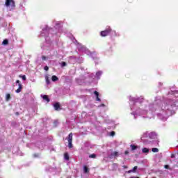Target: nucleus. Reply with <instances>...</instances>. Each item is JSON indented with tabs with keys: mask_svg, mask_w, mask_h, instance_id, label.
<instances>
[{
	"mask_svg": "<svg viewBox=\"0 0 178 178\" xmlns=\"http://www.w3.org/2000/svg\"><path fill=\"white\" fill-rule=\"evenodd\" d=\"M129 105L131 115L134 119L138 116L143 119H152L154 115H156L158 119L166 122L169 116L175 115L178 108V90L173 88L164 90L163 99L161 97H155L154 103L148 104L145 102L144 96L132 97L129 96Z\"/></svg>",
	"mask_w": 178,
	"mask_h": 178,
	"instance_id": "1",
	"label": "nucleus"
},
{
	"mask_svg": "<svg viewBox=\"0 0 178 178\" xmlns=\"http://www.w3.org/2000/svg\"><path fill=\"white\" fill-rule=\"evenodd\" d=\"M53 26H54L55 30L52 28H49L47 25L44 26L42 29V32L40 33V37H44L46 42L47 44H51L49 41V38L51 37H60V34H62L63 29V23L59 21H53Z\"/></svg>",
	"mask_w": 178,
	"mask_h": 178,
	"instance_id": "2",
	"label": "nucleus"
},
{
	"mask_svg": "<svg viewBox=\"0 0 178 178\" xmlns=\"http://www.w3.org/2000/svg\"><path fill=\"white\" fill-rule=\"evenodd\" d=\"M156 138V134L155 132L146 131L143 134L141 141L145 145L155 144V143H156V141L154 140Z\"/></svg>",
	"mask_w": 178,
	"mask_h": 178,
	"instance_id": "3",
	"label": "nucleus"
},
{
	"mask_svg": "<svg viewBox=\"0 0 178 178\" xmlns=\"http://www.w3.org/2000/svg\"><path fill=\"white\" fill-rule=\"evenodd\" d=\"M77 49L79 52H83V54H86V55H90L95 61V65H98V63H99V58H98L97 54L90 52V50H88V49L85 46H83V44L78 43Z\"/></svg>",
	"mask_w": 178,
	"mask_h": 178,
	"instance_id": "4",
	"label": "nucleus"
},
{
	"mask_svg": "<svg viewBox=\"0 0 178 178\" xmlns=\"http://www.w3.org/2000/svg\"><path fill=\"white\" fill-rule=\"evenodd\" d=\"M103 74H104V72L97 71L96 72L95 75L92 74L90 75L88 74L86 76H81L79 78H76V82L78 83V84H81L82 83H84V80H86V79H87V77H89L90 79H96L97 80H99V79H101V76H102Z\"/></svg>",
	"mask_w": 178,
	"mask_h": 178,
	"instance_id": "5",
	"label": "nucleus"
},
{
	"mask_svg": "<svg viewBox=\"0 0 178 178\" xmlns=\"http://www.w3.org/2000/svg\"><path fill=\"white\" fill-rule=\"evenodd\" d=\"M112 31V29H111V26H108L106 30L100 32V35L102 37H106V35H109V33Z\"/></svg>",
	"mask_w": 178,
	"mask_h": 178,
	"instance_id": "6",
	"label": "nucleus"
},
{
	"mask_svg": "<svg viewBox=\"0 0 178 178\" xmlns=\"http://www.w3.org/2000/svg\"><path fill=\"white\" fill-rule=\"evenodd\" d=\"M67 141H68V147L73 148V144L72 143H73V134L72 133H70L68 135Z\"/></svg>",
	"mask_w": 178,
	"mask_h": 178,
	"instance_id": "7",
	"label": "nucleus"
},
{
	"mask_svg": "<svg viewBox=\"0 0 178 178\" xmlns=\"http://www.w3.org/2000/svg\"><path fill=\"white\" fill-rule=\"evenodd\" d=\"M5 5L7 8L9 7V6H11V8H15V1H13V0H6Z\"/></svg>",
	"mask_w": 178,
	"mask_h": 178,
	"instance_id": "8",
	"label": "nucleus"
},
{
	"mask_svg": "<svg viewBox=\"0 0 178 178\" xmlns=\"http://www.w3.org/2000/svg\"><path fill=\"white\" fill-rule=\"evenodd\" d=\"M16 83L18 84V89L15 90V92H17V94H19V92H20L22 91V83H20V81L17 80L16 81Z\"/></svg>",
	"mask_w": 178,
	"mask_h": 178,
	"instance_id": "9",
	"label": "nucleus"
},
{
	"mask_svg": "<svg viewBox=\"0 0 178 178\" xmlns=\"http://www.w3.org/2000/svg\"><path fill=\"white\" fill-rule=\"evenodd\" d=\"M76 56H70L69 58V62L70 63H72V65H74V63H76Z\"/></svg>",
	"mask_w": 178,
	"mask_h": 178,
	"instance_id": "10",
	"label": "nucleus"
},
{
	"mask_svg": "<svg viewBox=\"0 0 178 178\" xmlns=\"http://www.w3.org/2000/svg\"><path fill=\"white\" fill-rule=\"evenodd\" d=\"M95 96L96 97V101L101 102V98H99V92L97 91L94 92Z\"/></svg>",
	"mask_w": 178,
	"mask_h": 178,
	"instance_id": "11",
	"label": "nucleus"
},
{
	"mask_svg": "<svg viewBox=\"0 0 178 178\" xmlns=\"http://www.w3.org/2000/svg\"><path fill=\"white\" fill-rule=\"evenodd\" d=\"M116 156H119V152H113L111 154H110V158H115Z\"/></svg>",
	"mask_w": 178,
	"mask_h": 178,
	"instance_id": "12",
	"label": "nucleus"
},
{
	"mask_svg": "<svg viewBox=\"0 0 178 178\" xmlns=\"http://www.w3.org/2000/svg\"><path fill=\"white\" fill-rule=\"evenodd\" d=\"M54 108L55 111H59L60 109V104L59 103H55L54 104Z\"/></svg>",
	"mask_w": 178,
	"mask_h": 178,
	"instance_id": "13",
	"label": "nucleus"
},
{
	"mask_svg": "<svg viewBox=\"0 0 178 178\" xmlns=\"http://www.w3.org/2000/svg\"><path fill=\"white\" fill-rule=\"evenodd\" d=\"M41 98H42V99L44 101L49 102V97H48V95H41Z\"/></svg>",
	"mask_w": 178,
	"mask_h": 178,
	"instance_id": "14",
	"label": "nucleus"
},
{
	"mask_svg": "<svg viewBox=\"0 0 178 178\" xmlns=\"http://www.w3.org/2000/svg\"><path fill=\"white\" fill-rule=\"evenodd\" d=\"M138 168V167L137 166L134 167L133 169L128 171V173H136V172H137Z\"/></svg>",
	"mask_w": 178,
	"mask_h": 178,
	"instance_id": "15",
	"label": "nucleus"
},
{
	"mask_svg": "<svg viewBox=\"0 0 178 178\" xmlns=\"http://www.w3.org/2000/svg\"><path fill=\"white\" fill-rule=\"evenodd\" d=\"M111 34H112V35H114L115 37H119V35H120V34H119V33H117L115 31H112L110 32Z\"/></svg>",
	"mask_w": 178,
	"mask_h": 178,
	"instance_id": "16",
	"label": "nucleus"
},
{
	"mask_svg": "<svg viewBox=\"0 0 178 178\" xmlns=\"http://www.w3.org/2000/svg\"><path fill=\"white\" fill-rule=\"evenodd\" d=\"M118 168H119V166L118 165V163H113L112 165L113 170H118Z\"/></svg>",
	"mask_w": 178,
	"mask_h": 178,
	"instance_id": "17",
	"label": "nucleus"
},
{
	"mask_svg": "<svg viewBox=\"0 0 178 178\" xmlns=\"http://www.w3.org/2000/svg\"><path fill=\"white\" fill-rule=\"evenodd\" d=\"M142 152L143 154H148V152H149V149L145 147L142 149Z\"/></svg>",
	"mask_w": 178,
	"mask_h": 178,
	"instance_id": "18",
	"label": "nucleus"
},
{
	"mask_svg": "<svg viewBox=\"0 0 178 178\" xmlns=\"http://www.w3.org/2000/svg\"><path fill=\"white\" fill-rule=\"evenodd\" d=\"M39 149H44V143H38Z\"/></svg>",
	"mask_w": 178,
	"mask_h": 178,
	"instance_id": "19",
	"label": "nucleus"
},
{
	"mask_svg": "<svg viewBox=\"0 0 178 178\" xmlns=\"http://www.w3.org/2000/svg\"><path fill=\"white\" fill-rule=\"evenodd\" d=\"M51 80H52V81H58V80H59V79L58 78V76L53 75L51 76Z\"/></svg>",
	"mask_w": 178,
	"mask_h": 178,
	"instance_id": "20",
	"label": "nucleus"
},
{
	"mask_svg": "<svg viewBox=\"0 0 178 178\" xmlns=\"http://www.w3.org/2000/svg\"><path fill=\"white\" fill-rule=\"evenodd\" d=\"M89 158H90V159H97V154H92L89 155Z\"/></svg>",
	"mask_w": 178,
	"mask_h": 178,
	"instance_id": "21",
	"label": "nucleus"
},
{
	"mask_svg": "<svg viewBox=\"0 0 178 178\" xmlns=\"http://www.w3.org/2000/svg\"><path fill=\"white\" fill-rule=\"evenodd\" d=\"M10 100V94L8 93L6 95V101L8 102V101Z\"/></svg>",
	"mask_w": 178,
	"mask_h": 178,
	"instance_id": "22",
	"label": "nucleus"
},
{
	"mask_svg": "<svg viewBox=\"0 0 178 178\" xmlns=\"http://www.w3.org/2000/svg\"><path fill=\"white\" fill-rule=\"evenodd\" d=\"M131 151H135V149H137V146L135 145H130Z\"/></svg>",
	"mask_w": 178,
	"mask_h": 178,
	"instance_id": "23",
	"label": "nucleus"
},
{
	"mask_svg": "<svg viewBox=\"0 0 178 178\" xmlns=\"http://www.w3.org/2000/svg\"><path fill=\"white\" fill-rule=\"evenodd\" d=\"M3 45H8V44H9V40H8V39H5L3 42H2Z\"/></svg>",
	"mask_w": 178,
	"mask_h": 178,
	"instance_id": "24",
	"label": "nucleus"
},
{
	"mask_svg": "<svg viewBox=\"0 0 178 178\" xmlns=\"http://www.w3.org/2000/svg\"><path fill=\"white\" fill-rule=\"evenodd\" d=\"M60 65L61 67H65V66H67V64L65 61L61 62Z\"/></svg>",
	"mask_w": 178,
	"mask_h": 178,
	"instance_id": "25",
	"label": "nucleus"
},
{
	"mask_svg": "<svg viewBox=\"0 0 178 178\" xmlns=\"http://www.w3.org/2000/svg\"><path fill=\"white\" fill-rule=\"evenodd\" d=\"M64 159H65V161H69V154L65 153Z\"/></svg>",
	"mask_w": 178,
	"mask_h": 178,
	"instance_id": "26",
	"label": "nucleus"
},
{
	"mask_svg": "<svg viewBox=\"0 0 178 178\" xmlns=\"http://www.w3.org/2000/svg\"><path fill=\"white\" fill-rule=\"evenodd\" d=\"M83 172L84 173H88V168L86 165L83 166Z\"/></svg>",
	"mask_w": 178,
	"mask_h": 178,
	"instance_id": "27",
	"label": "nucleus"
},
{
	"mask_svg": "<svg viewBox=\"0 0 178 178\" xmlns=\"http://www.w3.org/2000/svg\"><path fill=\"white\" fill-rule=\"evenodd\" d=\"M152 152H159V149L156 147H154L152 149Z\"/></svg>",
	"mask_w": 178,
	"mask_h": 178,
	"instance_id": "28",
	"label": "nucleus"
},
{
	"mask_svg": "<svg viewBox=\"0 0 178 178\" xmlns=\"http://www.w3.org/2000/svg\"><path fill=\"white\" fill-rule=\"evenodd\" d=\"M99 108H107V106L104 104H102L99 106Z\"/></svg>",
	"mask_w": 178,
	"mask_h": 178,
	"instance_id": "29",
	"label": "nucleus"
},
{
	"mask_svg": "<svg viewBox=\"0 0 178 178\" xmlns=\"http://www.w3.org/2000/svg\"><path fill=\"white\" fill-rule=\"evenodd\" d=\"M47 59H48V57L45 56H42V60H47Z\"/></svg>",
	"mask_w": 178,
	"mask_h": 178,
	"instance_id": "30",
	"label": "nucleus"
},
{
	"mask_svg": "<svg viewBox=\"0 0 178 178\" xmlns=\"http://www.w3.org/2000/svg\"><path fill=\"white\" fill-rule=\"evenodd\" d=\"M46 83L47 85H49L51 83V81H49V79L48 78H46Z\"/></svg>",
	"mask_w": 178,
	"mask_h": 178,
	"instance_id": "31",
	"label": "nucleus"
},
{
	"mask_svg": "<svg viewBox=\"0 0 178 178\" xmlns=\"http://www.w3.org/2000/svg\"><path fill=\"white\" fill-rule=\"evenodd\" d=\"M44 70H46V72H48V70H49V67L47 65H46L44 66Z\"/></svg>",
	"mask_w": 178,
	"mask_h": 178,
	"instance_id": "32",
	"label": "nucleus"
},
{
	"mask_svg": "<svg viewBox=\"0 0 178 178\" xmlns=\"http://www.w3.org/2000/svg\"><path fill=\"white\" fill-rule=\"evenodd\" d=\"M38 156H40V154H33V157H34V158H38Z\"/></svg>",
	"mask_w": 178,
	"mask_h": 178,
	"instance_id": "33",
	"label": "nucleus"
},
{
	"mask_svg": "<svg viewBox=\"0 0 178 178\" xmlns=\"http://www.w3.org/2000/svg\"><path fill=\"white\" fill-rule=\"evenodd\" d=\"M22 79L24 81H26V75L22 76Z\"/></svg>",
	"mask_w": 178,
	"mask_h": 178,
	"instance_id": "34",
	"label": "nucleus"
},
{
	"mask_svg": "<svg viewBox=\"0 0 178 178\" xmlns=\"http://www.w3.org/2000/svg\"><path fill=\"white\" fill-rule=\"evenodd\" d=\"M110 136H111V137H113V136H115V131H111L110 133Z\"/></svg>",
	"mask_w": 178,
	"mask_h": 178,
	"instance_id": "35",
	"label": "nucleus"
},
{
	"mask_svg": "<svg viewBox=\"0 0 178 178\" xmlns=\"http://www.w3.org/2000/svg\"><path fill=\"white\" fill-rule=\"evenodd\" d=\"M164 168L165 169H169V165H165Z\"/></svg>",
	"mask_w": 178,
	"mask_h": 178,
	"instance_id": "36",
	"label": "nucleus"
},
{
	"mask_svg": "<svg viewBox=\"0 0 178 178\" xmlns=\"http://www.w3.org/2000/svg\"><path fill=\"white\" fill-rule=\"evenodd\" d=\"M124 154L125 155H129V150L125 151Z\"/></svg>",
	"mask_w": 178,
	"mask_h": 178,
	"instance_id": "37",
	"label": "nucleus"
},
{
	"mask_svg": "<svg viewBox=\"0 0 178 178\" xmlns=\"http://www.w3.org/2000/svg\"><path fill=\"white\" fill-rule=\"evenodd\" d=\"M130 178H140L138 177H131Z\"/></svg>",
	"mask_w": 178,
	"mask_h": 178,
	"instance_id": "38",
	"label": "nucleus"
},
{
	"mask_svg": "<svg viewBox=\"0 0 178 178\" xmlns=\"http://www.w3.org/2000/svg\"><path fill=\"white\" fill-rule=\"evenodd\" d=\"M162 85H163L162 83H161V82L159 83V86H162Z\"/></svg>",
	"mask_w": 178,
	"mask_h": 178,
	"instance_id": "39",
	"label": "nucleus"
},
{
	"mask_svg": "<svg viewBox=\"0 0 178 178\" xmlns=\"http://www.w3.org/2000/svg\"><path fill=\"white\" fill-rule=\"evenodd\" d=\"M171 158H175V154H172Z\"/></svg>",
	"mask_w": 178,
	"mask_h": 178,
	"instance_id": "40",
	"label": "nucleus"
},
{
	"mask_svg": "<svg viewBox=\"0 0 178 178\" xmlns=\"http://www.w3.org/2000/svg\"><path fill=\"white\" fill-rule=\"evenodd\" d=\"M105 131H106V128H104V129H103V132Z\"/></svg>",
	"mask_w": 178,
	"mask_h": 178,
	"instance_id": "41",
	"label": "nucleus"
},
{
	"mask_svg": "<svg viewBox=\"0 0 178 178\" xmlns=\"http://www.w3.org/2000/svg\"><path fill=\"white\" fill-rule=\"evenodd\" d=\"M74 42H76V43H77V40H75V41H74Z\"/></svg>",
	"mask_w": 178,
	"mask_h": 178,
	"instance_id": "42",
	"label": "nucleus"
}]
</instances>
